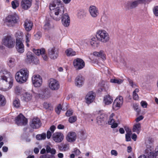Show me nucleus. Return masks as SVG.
Wrapping results in <instances>:
<instances>
[{
  "instance_id": "9",
  "label": "nucleus",
  "mask_w": 158,
  "mask_h": 158,
  "mask_svg": "<svg viewBox=\"0 0 158 158\" xmlns=\"http://www.w3.org/2000/svg\"><path fill=\"white\" fill-rule=\"evenodd\" d=\"M153 140L152 139H149L145 142L146 149L145 150V153L148 155L154 152H152L153 150Z\"/></svg>"
},
{
  "instance_id": "63",
  "label": "nucleus",
  "mask_w": 158,
  "mask_h": 158,
  "mask_svg": "<svg viewBox=\"0 0 158 158\" xmlns=\"http://www.w3.org/2000/svg\"><path fill=\"white\" fill-rule=\"evenodd\" d=\"M52 136V133L50 131H48L47 133V137L48 139H50Z\"/></svg>"
},
{
  "instance_id": "58",
  "label": "nucleus",
  "mask_w": 158,
  "mask_h": 158,
  "mask_svg": "<svg viewBox=\"0 0 158 158\" xmlns=\"http://www.w3.org/2000/svg\"><path fill=\"white\" fill-rule=\"evenodd\" d=\"M111 154L112 155H114L116 156H117L118 153L116 151L114 150H112L111 151Z\"/></svg>"
},
{
  "instance_id": "29",
  "label": "nucleus",
  "mask_w": 158,
  "mask_h": 158,
  "mask_svg": "<svg viewBox=\"0 0 158 158\" xmlns=\"http://www.w3.org/2000/svg\"><path fill=\"white\" fill-rule=\"evenodd\" d=\"M68 106L67 104H63L62 106L60 104H59L56 108L55 111L58 114H59L62 108L63 110H65L68 109Z\"/></svg>"
},
{
  "instance_id": "47",
  "label": "nucleus",
  "mask_w": 158,
  "mask_h": 158,
  "mask_svg": "<svg viewBox=\"0 0 158 158\" xmlns=\"http://www.w3.org/2000/svg\"><path fill=\"white\" fill-rule=\"evenodd\" d=\"M23 35V33L20 31H18L15 34V36L16 37V39H19L22 40V37Z\"/></svg>"
},
{
  "instance_id": "4",
  "label": "nucleus",
  "mask_w": 158,
  "mask_h": 158,
  "mask_svg": "<svg viewBox=\"0 0 158 158\" xmlns=\"http://www.w3.org/2000/svg\"><path fill=\"white\" fill-rule=\"evenodd\" d=\"M96 36L99 41L103 43L109 41L110 39L109 33L106 30L102 29L97 31Z\"/></svg>"
},
{
  "instance_id": "59",
  "label": "nucleus",
  "mask_w": 158,
  "mask_h": 158,
  "mask_svg": "<svg viewBox=\"0 0 158 158\" xmlns=\"http://www.w3.org/2000/svg\"><path fill=\"white\" fill-rule=\"evenodd\" d=\"M41 55L44 60H47L48 57L47 54L45 53V52L44 53H42Z\"/></svg>"
},
{
  "instance_id": "25",
  "label": "nucleus",
  "mask_w": 158,
  "mask_h": 158,
  "mask_svg": "<svg viewBox=\"0 0 158 158\" xmlns=\"http://www.w3.org/2000/svg\"><path fill=\"white\" fill-rule=\"evenodd\" d=\"M61 16V21L63 25L65 27H68L70 23V20L69 17L67 14H64L62 16Z\"/></svg>"
},
{
  "instance_id": "56",
  "label": "nucleus",
  "mask_w": 158,
  "mask_h": 158,
  "mask_svg": "<svg viewBox=\"0 0 158 158\" xmlns=\"http://www.w3.org/2000/svg\"><path fill=\"white\" fill-rule=\"evenodd\" d=\"M141 106L144 108H146L147 107L148 104L147 102L144 101H142L140 102Z\"/></svg>"
},
{
  "instance_id": "10",
  "label": "nucleus",
  "mask_w": 158,
  "mask_h": 158,
  "mask_svg": "<svg viewBox=\"0 0 158 158\" xmlns=\"http://www.w3.org/2000/svg\"><path fill=\"white\" fill-rule=\"evenodd\" d=\"M47 89L43 88L38 90L37 92L35 93V96L36 98H44L49 97L48 93L47 92Z\"/></svg>"
},
{
  "instance_id": "52",
  "label": "nucleus",
  "mask_w": 158,
  "mask_h": 158,
  "mask_svg": "<svg viewBox=\"0 0 158 158\" xmlns=\"http://www.w3.org/2000/svg\"><path fill=\"white\" fill-rule=\"evenodd\" d=\"M35 38L37 40L40 39L42 36V33L41 32L38 31L34 35Z\"/></svg>"
},
{
  "instance_id": "44",
  "label": "nucleus",
  "mask_w": 158,
  "mask_h": 158,
  "mask_svg": "<svg viewBox=\"0 0 158 158\" xmlns=\"http://www.w3.org/2000/svg\"><path fill=\"white\" fill-rule=\"evenodd\" d=\"M6 103V100L4 96L0 94V106H4Z\"/></svg>"
},
{
  "instance_id": "46",
  "label": "nucleus",
  "mask_w": 158,
  "mask_h": 158,
  "mask_svg": "<svg viewBox=\"0 0 158 158\" xmlns=\"http://www.w3.org/2000/svg\"><path fill=\"white\" fill-rule=\"evenodd\" d=\"M46 138V134L45 133H43L41 134H38L36 136V139L38 140L44 139Z\"/></svg>"
},
{
  "instance_id": "24",
  "label": "nucleus",
  "mask_w": 158,
  "mask_h": 158,
  "mask_svg": "<svg viewBox=\"0 0 158 158\" xmlns=\"http://www.w3.org/2000/svg\"><path fill=\"white\" fill-rule=\"evenodd\" d=\"M96 94L93 91H90L88 92L86 96V102L87 104H90L94 100Z\"/></svg>"
},
{
  "instance_id": "19",
  "label": "nucleus",
  "mask_w": 158,
  "mask_h": 158,
  "mask_svg": "<svg viewBox=\"0 0 158 158\" xmlns=\"http://www.w3.org/2000/svg\"><path fill=\"white\" fill-rule=\"evenodd\" d=\"M139 0L128 1L125 3V6L128 10L133 9L136 8L139 4Z\"/></svg>"
},
{
  "instance_id": "35",
  "label": "nucleus",
  "mask_w": 158,
  "mask_h": 158,
  "mask_svg": "<svg viewBox=\"0 0 158 158\" xmlns=\"http://www.w3.org/2000/svg\"><path fill=\"white\" fill-rule=\"evenodd\" d=\"M141 130V124L137 123L134 124L133 127V131L139 134Z\"/></svg>"
},
{
  "instance_id": "39",
  "label": "nucleus",
  "mask_w": 158,
  "mask_h": 158,
  "mask_svg": "<svg viewBox=\"0 0 158 158\" xmlns=\"http://www.w3.org/2000/svg\"><path fill=\"white\" fill-rule=\"evenodd\" d=\"M155 152L147 156L148 158H158V146L155 148Z\"/></svg>"
},
{
  "instance_id": "28",
  "label": "nucleus",
  "mask_w": 158,
  "mask_h": 158,
  "mask_svg": "<svg viewBox=\"0 0 158 158\" xmlns=\"http://www.w3.org/2000/svg\"><path fill=\"white\" fill-rule=\"evenodd\" d=\"M99 40L95 37L91 38L90 41L91 45L94 48H96L98 46L99 44Z\"/></svg>"
},
{
  "instance_id": "12",
  "label": "nucleus",
  "mask_w": 158,
  "mask_h": 158,
  "mask_svg": "<svg viewBox=\"0 0 158 158\" xmlns=\"http://www.w3.org/2000/svg\"><path fill=\"white\" fill-rule=\"evenodd\" d=\"M123 102V99L122 96H118L115 99L113 103V108L115 110H118L122 106Z\"/></svg>"
},
{
  "instance_id": "49",
  "label": "nucleus",
  "mask_w": 158,
  "mask_h": 158,
  "mask_svg": "<svg viewBox=\"0 0 158 158\" xmlns=\"http://www.w3.org/2000/svg\"><path fill=\"white\" fill-rule=\"evenodd\" d=\"M51 28V27L49 21L45 22V23L44 27V29L45 30H48Z\"/></svg>"
},
{
  "instance_id": "26",
  "label": "nucleus",
  "mask_w": 158,
  "mask_h": 158,
  "mask_svg": "<svg viewBox=\"0 0 158 158\" xmlns=\"http://www.w3.org/2000/svg\"><path fill=\"white\" fill-rule=\"evenodd\" d=\"M24 26L26 30L27 31H29L32 28L33 26V23L30 20L27 19L24 21Z\"/></svg>"
},
{
  "instance_id": "7",
  "label": "nucleus",
  "mask_w": 158,
  "mask_h": 158,
  "mask_svg": "<svg viewBox=\"0 0 158 158\" xmlns=\"http://www.w3.org/2000/svg\"><path fill=\"white\" fill-rule=\"evenodd\" d=\"M118 123L119 120L117 116L112 113L110 116L108 121V124L111 125V127L112 128H115L118 127Z\"/></svg>"
},
{
  "instance_id": "30",
  "label": "nucleus",
  "mask_w": 158,
  "mask_h": 158,
  "mask_svg": "<svg viewBox=\"0 0 158 158\" xmlns=\"http://www.w3.org/2000/svg\"><path fill=\"white\" fill-rule=\"evenodd\" d=\"M32 98V95L29 93H25L23 95L22 100L25 102H28L30 101Z\"/></svg>"
},
{
  "instance_id": "31",
  "label": "nucleus",
  "mask_w": 158,
  "mask_h": 158,
  "mask_svg": "<svg viewBox=\"0 0 158 158\" xmlns=\"http://www.w3.org/2000/svg\"><path fill=\"white\" fill-rule=\"evenodd\" d=\"M58 148L61 151L65 152L69 149V146L68 143H61L58 146Z\"/></svg>"
},
{
  "instance_id": "18",
  "label": "nucleus",
  "mask_w": 158,
  "mask_h": 158,
  "mask_svg": "<svg viewBox=\"0 0 158 158\" xmlns=\"http://www.w3.org/2000/svg\"><path fill=\"white\" fill-rule=\"evenodd\" d=\"M41 123L39 118L34 117L31 121L30 124L31 127L33 129H37L41 126Z\"/></svg>"
},
{
  "instance_id": "50",
  "label": "nucleus",
  "mask_w": 158,
  "mask_h": 158,
  "mask_svg": "<svg viewBox=\"0 0 158 158\" xmlns=\"http://www.w3.org/2000/svg\"><path fill=\"white\" fill-rule=\"evenodd\" d=\"M77 117L76 116H73L70 117L69 119V121L70 123H73L76 121Z\"/></svg>"
},
{
  "instance_id": "54",
  "label": "nucleus",
  "mask_w": 158,
  "mask_h": 158,
  "mask_svg": "<svg viewBox=\"0 0 158 158\" xmlns=\"http://www.w3.org/2000/svg\"><path fill=\"white\" fill-rule=\"evenodd\" d=\"M131 132H130L126 134V139L127 141H129L131 140Z\"/></svg>"
},
{
  "instance_id": "21",
  "label": "nucleus",
  "mask_w": 158,
  "mask_h": 158,
  "mask_svg": "<svg viewBox=\"0 0 158 158\" xmlns=\"http://www.w3.org/2000/svg\"><path fill=\"white\" fill-rule=\"evenodd\" d=\"M85 81L84 77L81 75H78L75 79V85L78 87H81L84 85Z\"/></svg>"
},
{
  "instance_id": "64",
  "label": "nucleus",
  "mask_w": 158,
  "mask_h": 158,
  "mask_svg": "<svg viewBox=\"0 0 158 158\" xmlns=\"http://www.w3.org/2000/svg\"><path fill=\"white\" fill-rule=\"evenodd\" d=\"M100 53V51L99 52H93V54L94 56L99 57Z\"/></svg>"
},
{
  "instance_id": "8",
  "label": "nucleus",
  "mask_w": 158,
  "mask_h": 158,
  "mask_svg": "<svg viewBox=\"0 0 158 158\" xmlns=\"http://www.w3.org/2000/svg\"><path fill=\"white\" fill-rule=\"evenodd\" d=\"M49 87L52 90H57L60 87L59 81L56 79L54 78L50 79L48 81Z\"/></svg>"
},
{
  "instance_id": "5",
  "label": "nucleus",
  "mask_w": 158,
  "mask_h": 158,
  "mask_svg": "<svg viewBox=\"0 0 158 158\" xmlns=\"http://www.w3.org/2000/svg\"><path fill=\"white\" fill-rule=\"evenodd\" d=\"M19 17L16 13L12 14L6 17L4 21V24L8 27H12L17 23Z\"/></svg>"
},
{
  "instance_id": "16",
  "label": "nucleus",
  "mask_w": 158,
  "mask_h": 158,
  "mask_svg": "<svg viewBox=\"0 0 158 158\" xmlns=\"http://www.w3.org/2000/svg\"><path fill=\"white\" fill-rule=\"evenodd\" d=\"M73 64L74 67L77 69H81L85 65L84 61L81 59L77 58L74 60Z\"/></svg>"
},
{
  "instance_id": "51",
  "label": "nucleus",
  "mask_w": 158,
  "mask_h": 158,
  "mask_svg": "<svg viewBox=\"0 0 158 158\" xmlns=\"http://www.w3.org/2000/svg\"><path fill=\"white\" fill-rule=\"evenodd\" d=\"M100 55L99 57H100L103 60L106 59V55L105 53L102 50L100 51Z\"/></svg>"
},
{
  "instance_id": "36",
  "label": "nucleus",
  "mask_w": 158,
  "mask_h": 158,
  "mask_svg": "<svg viewBox=\"0 0 158 158\" xmlns=\"http://www.w3.org/2000/svg\"><path fill=\"white\" fill-rule=\"evenodd\" d=\"M24 92V89L21 87L17 86L15 88V92L17 95H20L23 94Z\"/></svg>"
},
{
  "instance_id": "32",
  "label": "nucleus",
  "mask_w": 158,
  "mask_h": 158,
  "mask_svg": "<svg viewBox=\"0 0 158 158\" xmlns=\"http://www.w3.org/2000/svg\"><path fill=\"white\" fill-rule=\"evenodd\" d=\"M31 35L28 32H27L25 34V42L26 46L29 47L30 46V43L31 40Z\"/></svg>"
},
{
  "instance_id": "60",
  "label": "nucleus",
  "mask_w": 158,
  "mask_h": 158,
  "mask_svg": "<svg viewBox=\"0 0 158 158\" xmlns=\"http://www.w3.org/2000/svg\"><path fill=\"white\" fill-rule=\"evenodd\" d=\"M143 118V117L142 116L140 115L136 119H135V121L136 122H139V121H140V120H142Z\"/></svg>"
},
{
  "instance_id": "3",
  "label": "nucleus",
  "mask_w": 158,
  "mask_h": 158,
  "mask_svg": "<svg viewBox=\"0 0 158 158\" xmlns=\"http://www.w3.org/2000/svg\"><path fill=\"white\" fill-rule=\"evenodd\" d=\"M29 75V72L26 68H23L16 72L15 78L17 82L23 83L27 81Z\"/></svg>"
},
{
  "instance_id": "2",
  "label": "nucleus",
  "mask_w": 158,
  "mask_h": 158,
  "mask_svg": "<svg viewBox=\"0 0 158 158\" xmlns=\"http://www.w3.org/2000/svg\"><path fill=\"white\" fill-rule=\"evenodd\" d=\"M49 8L53 14L52 18L56 21L60 19L64 13V5L60 0H52L50 3Z\"/></svg>"
},
{
  "instance_id": "38",
  "label": "nucleus",
  "mask_w": 158,
  "mask_h": 158,
  "mask_svg": "<svg viewBox=\"0 0 158 158\" xmlns=\"http://www.w3.org/2000/svg\"><path fill=\"white\" fill-rule=\"evenodd\" d=\"M19 5V0H14L11 2V7L14 9H16Z\"/></svg>"
},
{
  "instance_id": "1",
  "label": "nucleus",
  "mask_w": 158,
  "mask_h": 158,
  "mask_svg": "<svg viewBox=\"0 0 158 158\" xmlns=\"http://www.w3.org/2000/svg\"><path fill=\"white\" fill-rule=\"evenodd\" d=\"M14 78L11 73L6 69L0 71V90L6 91L11 89L13 85Z\"/></svg>"
},
{
  "instance_id": "37",
  "label": "nucleus",
  "mask_w": 158,
  "mask_h": 158,
  "mask_svg": "<svg viewBox=\"0 0 158 158\" xmlns=\"http://www.w3.org/2000/svg\"><path fill=\"white\" fill-rule=\"evenodd\" d=\"M65 52L66 54L68 56H74L76 55V52L70 48L67 49Z\"/></svg>"
},
{
  "instance_id": "15",
  "label": "nucleus",
  "mask_w": 158,
  "mask_h": 158,
  "mask_svg": "<svg viewBox=\"0 0 158 158\" xmlns=\"http://www.w3.org/2000/svg\"><path fill=\"white\" fill-rule=\"evenodd\" d=\"M32 81L34 86L35 87H40L42 83V77L39 75H35L32 77Z\"/></svg>"
},
{
  "instance_id": "34",
  "label": "nucleus",
  "mask_w": 158,
  "mask_h": 158,
  "mask_svg": "<svg viewBox=\"0 0 158 158\" xmlns=\"http://www.w3.org/2000/svg\"><path fill=\"white\" fill-rule=\"evenodd\" d=\"M15 60L14 58H9L7 61V64L9 66L10 68H12L15 65Z\"/></svg>"
},
{
  "instance_id": "11",
  "label": "nucleus",
  "mask_w": 158,
  "mask_h": 158,
  "mask_svg": "<svg viewBox=\"0 0 158 158\" xmlns=\"http://www.w3.org/2000/svg\"><path fill=\"white\" fill-rule=\"evenodd\" d=\"M15 121L18 126H25L27 123V119L22 114H20L15 118Z\"/></svg>"
},
{
  "instance_id": "55",
  "label": "nucleus",
  "mask_w": 158,
  "mask_h": 158,
  "mask_svg": "<svg viewBox=\"0 0 158 158\" xmlns=\"http://www.w3.org/2000/svg\"><path fill=\"white\" fill-rule=\"evenodd\" d=\"M73 152L74 153V154L76 156L79 155L81 153V152L77 148H74Z\"/></svg>"
},
{
  "instance_id": "17",
  "label": "nucleus",
  "mask_w": 158,
  "mask_h": 158,
  "mask_svg": "<svg viewBox=\"0 0 158 158\" xmlns=\"http://www.w3.org/2000/svg\"><path fill=\"white\" fill-rule=\"evenodd\" d=\"M89 11L91 16L93 18H96L99 14V10L95 6H90L89 7Z\"/></svg>"
},
{
  "instance_id": "14",
  "label": "nucleus",
  "mask_w": 158,
  "mask_h": 158,
  "mask_svg": "<svg viewBox=\"0 0 158 158\" xmlns=\"http://www.w3.org/2000/svg\"><path fill=\"white\" fill-rule=\"evenodd\" d=\"M64 136L63 134L61 132H56L52 135L53 140L56 143L61 142L64 139Z\"/></svg>"
},
{
  "instance_id": "23",
  "label": "nucleus",
  "mask_w": 158,
  "mask_h": 158,
  "mask_svg": "<svg viewBox=\"0 0 158 158\" xmlns=\"http://www.w3.org/2000/svg\"><path fill=\"white\" fill-rule=\"evenodd\" d=\"M77 138L76 133L73 132L71 131L68 133L66 137V140L69 142H73L75 141Z\"/></svg>"
},
{
  "instance_id": "43",
  "label": "nucleus",
  "mask_w": 158,
  "mask_h": 158,
  "mask_svg": "<svg viewBox=\"0 0 158 158\" xmlns=\"http://www.w3.org/2000/svg\"><path fill=\"white\" fill-rule=\"evenodd\" d=\"M13 105L16 108L19 107L20 106L19 100L18 98H15L13 101Z\"/></svg>"
},
{
  "instance_id": "45",
  "label": "nucleus",
  "mask_w": 158,
  "mask_h": 158,
  "mask_svg": "<svg viewBox=\"0 0 158 158\" xmlns=\"http://www.w3.org/2000/svg\"><path fill=\"white\" fill-rule=\"evenodd\" d=\"M27 59L29 62H32L35 57L32 54V53L30 52H28L27 54Z\"/></svg>"
},
{
  "instance_id": "57",
  "label": "nucleus",
  "mask_w": 158,
  "mask_h": 158,
  "mask_svg": "<svg viewBox=\"0 0 158 158\" xmlns=\"http://www.w3.org/2000/svg\"><path fill=\"white\" fill-rule=\"evenodd\" d=\"M73 113V110H68L66 113V115L67 116L69 117Z\"/></svg>"
},
{
  "instance_id": "41",
  "label": "nucleus",
  "mask_w": 158,
  "mask_h": 158,
  "mask_svg": "<svg viewBox=\"0 0 158 158\" xmlns=\"http://www.w3.org/2000/svg\"><path fill=\"white\" fill-rule=\"evenodd\" d=\"M123 81V80L115 77L110 80V82L111 83H116L118 84H120L122 83Z\"/></svg>"
},
{
  "instance_id": "42",
  "label": "nucleus",
  "mask_w": 158,
  "mask_h": 158,
  "mask_svg": "<svg viewBox=\"0 0 158 158\" xmlns=\"http://www.w3.org/2000/svg\"><path fill=\"white\" fill-rule=\"evenodd\" d=\"M139 88H136L133 91V99L136 100H137L139 99V96L137 93L139 92Z\"/></svg>"
},
{
  "instance_id": "20",
  "label": "nucleus",
  "mask_w": 158,
  "mask_h": 158,
  "mask_svg": "<svg viewBox=\"0 0 158 158\" xmlns=\"http://www.w3.org/2000/svg\"><path fill=\"white\" fill-rule=\"evenodd\" d=\"M16 48L17 51L21 53L24 52V44L22 42V39H19L16 40Z\"/></svg>"
},
{
  "instance_id": "40",
  "label": "nucleus",
  "mask_w": 158,
  "mask_h": 158,
  "mask_svg": "<svg viewBox=\"0 0 158 158\" xmlns=\"http://www.w3.org/2000/svg\"><path fill=\"white\" fill-rule=\"evenodd\" d=\"M33 51L34 53L37 56H39L40 55H41L42 53L45 52V49L44 48H41L40 49H33Z\"/></svg>"
},
{
  "instance_id": "62",
  "label": "nucleus",
  "mask_w": 158,
  "mask_h": 158,
  "mask_svg": "<svg viewBox=\"0 0 158 158\" xmlns=\"http://www.w3.org/2000/svg\"><path fill=\"white\" fill-rule=\"evenodd\" d=\"M39 61L38 59L35 57L32 62H33L35 64H37L39 63Z\"/></svg>"
},
{
  "instance_id": "27",
  "label": "nucleus",
  "mask_w": 158,
  "mask_h": 158,
  "mask_svg": "<svg viewBox=\"0 0 158 158\" xmlns=\"http://www.w3.org/2000/svg\"><path fill=\"white\" fill-rule=\"evenodd\" d=\"M113 98L109 95H106L103 97V102L105 105L111 104L113 102Z\"/></svg>"
},
{
  "instance_id": "53",
  "label": "nucleus",
  "mask_w": 158,
  "mask_h": 158,
  "mask_svg": "<svg viewBox=\"0 0 158 158\" xmlns=\"http://www.w3.org/2000/svg\"><path fill=\"white\" fill-rule=\"evenodd\" d=\"M154 14L156 16H158V6H155L153 9Z\"/></svg>"
},
{
  "instance_id": "13",
  "label": "nucleus",
  "mask_w": 158,
  "mask_h": 158,
  "mask_svg": "<svg viewBox=\"0 0 158 158\" xmlns=\"http://www.w3.org/2000/svg\"><path fill=\"white\" fill-rule=\"evenodd\" d=\"M49 56L51 59H56L59 56V51L58 48L53 47L49 48L48 51Z\"/></svg>"
},
{
  "instance_id": "6",
  "label": "nucleus",
  "mask_w": 158,
  "mask_h": 158,
  "mask_svg": "<svg viewBox=\"0 0 158 158\" xmlns=\"http://www.w3.org/2000/svg\"><path fill=\"white\" fill-rule=\"evenodd\" d=\"M2 44L9 48H13L15 44V41L14 38L9 35L5 36L2 40Z\"/></svg>"
},
{
  "instance_id": "33",
  "label": "nucleus",
  "mask_w": 158,
  "mask_h": 158,
  "mask_svg": "<svg viewBox=\"0 0 158 158\" xmlns=\"http://www.w3.org/2000/svg\"><path fill=\"white\" fill-rule=\"evenodd\" d=\"M97 122L98 125H101L104 123L105 118L104 115L99 114L96 118Z\"/></svg>"
},
{
  "instance_id": "22",
  "label": "nucleus",
  "mask_w": 158,
  "mask_h": 158,
  "mask_svg": "<svg viewBox=\"0 0 158 158\" xmlns=\"http://www.w3.org/2000/svg\"><path fill=\"white\" fill-rule=\"evenodd\" d=\"M32 2V0H21L20 5L23 9L27 10L31 7Z\"/></svg>"
},
{
  "instance_id": "48",
  "label": "nucleus",
  "mask_w": 158,
  "mask_h": 158,
  "mask_svg": "<svg viewBox=\"0 0 158 158\" xmlns=\"http://www.w3.org/2000/svg\"><path fill=\"white\" fill-rule=\"evenodd\" d=\"M128 80L129 81V85L133 88H135L137 87V85L136 84L134 83L133 81L131 79L128 78Z\"/></svg>"
},
{
  "instance_id": "61",
  "label": "nucleus",
  "mask_w": 158,
  "mask_h": 158,
  "mask_svg": "<svg viewBox=\"0 0 158 158\" xmlns=\"http://www.w3.org/2000/svg\"><path fill=\"white\" fill-rule=\"evenodd\" d=\"M43 106L44 108L47 109L49 107L50 104L47 102H44L43 104Z\"/></svg>"
}]
</instances>
